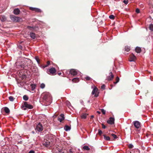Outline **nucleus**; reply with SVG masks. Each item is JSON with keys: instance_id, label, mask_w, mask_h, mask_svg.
Returning a JSON list of instances; mask_svg holds the SVG:
<instances>
[{"instance_id": "nucleus-1", "label": "nucleus", "mask_w": 153, "mask_h": 153, "mask_svg": "<svg viewBox=\"0 0 153 153\" xmlns=\"http://www.w3.org/2000/svg\"><path fill=\"white\" fill-rule=\"evenodd\" d=\"M42 95L43 100L47 102V104L45 105H50L52 100V97L50 94L47 93L43 94Z\"/></svg>"}, {"instance_id": "nucleus-2", "label": "nucleus", "mask_w": 153, "mask_h": 153, "mask_svg": "<svg viewBox=\"0 0 153 153\" xmlns=\"http://www.w3.org/2000/svg\"><path fill=\"white\" fill-rule=\"evenodd\" d=\"M10 18L12 21L17 22H19L21 19L19 17L13 15H10Z\"/></svg>"}, {"instance_id": "nucleus-3", "label": "nucleus", "mask_w": 153, "mask_h": 153, "mask_svg": "<svg viewBox=\"0 0 153 153\" xmlns=\"http://www.w3.org/2000/svg\"><path fill=\"white\" fill-rule=\"evenodd\" d=\"M99 93L98 89L97 87H95L93 89L91 94L92 95L94 94V97H97L99 96Z\"/></svg>"}, {"instance_id": "nucleus-4", "label": "nucleus", "mask_w": 153, "mask_h": 153, "mask_svg": "<svg viewBox=\"0 0 153 153\" xmlns=\"http://www.w3.org/2000/svg\"><path fill=\"white\" fill-rule=\"evenodd\" d=\"M17 68L19 69H24L25 66H24V61H21V62H16Z\"/></svg>"}, {"instance_id": "nucleus-5", "label": "nucleus", "mask_w": 153, "mask_h": 153, "mask_svg": "<svg viewBox=\"0 0 153 153\" xmlns=\"http://www.w3.org/2000/svg\"><path fill=\"white\" fill-rule=\"evenodd\" d=\"M49 73H48V74L50 75H54L56 74V71L54 68L52 67L50 68L49 69Z\"/></svg>"}, {"instance_id": "nucleus-6", "label": "nucleus", "mask_w": 153, "mask_h": 153, "mask_svg": "<svg viewBox=\"0 0 153 153\" xmlns=\"http://www.w3.org/2000/svg\"><path fill=\"white\" fill-rule=\"evenodd\" d=\"M25 107L29 109H32L33 108V106L32 105L28 104L27 102H24V105H22V108L23 107Z\"/></svg>"}, {"instance_id": "nucleus-7", "label": "nucleus", "mask_w": 153, "mask_h": 153, "mask_svg": "<svg viewBox=\"0 0 153 153\" xmlns=\"http://www.w3.org/2000/svg\"><path fill=\"white\" fill-rule=\"evenodd\" d=\"M35 130L38 131H42L43 130V127L42 125L39 123L36 126Z\"/></svg>"}, {"instance_id": "nucleus-8", "label": "nucleus", "mask_w": 153, "mask_h": 153, "mask_svg": "<svg viewBox=\"0 0 153 153\" xmlns=\"http://www.w3.org/2000/svg\"><path fill=\"white\" fill-rule=\"evenodd\" d=\"M29 9L32 11H34L36 12L39 13L42 12V10L41 9L37 8L30 7H29Z\"/></svg>"}, {"instance_id": "nucleus-9", "label": "nucleus", "mask_w": 153, "mask_h": 153, "mask_svg": "<svg viewBox=\"0 0 153 153\" xmlns=\"http://www.w3.org/2000/svg\"><path fill=\"white\" fill-rule=\"evenodd\" d=\"M133 124L135 127L137 128H139L141 126L140 123L137 121H134Z\"/></svg>"}, {"instance_id": "nucleus-10", "label": "nucleus", "mask_w": 153, "mask_h": 153, "mask_svg": "<svg viewBox=\"0 0 153 153\" xmlns=\"http://www.w3.org/2000/svg\"><path fill=\"white\" fill-rule=\"evenodd\" d=\"M114 78V75H113L112 72H111L108 76L106 77V80L108 81H111Z\"/></svg>"}, {"instance_id": "nucleus-11", "label": "nucleus", "mask_w": 153, "mask_h": 153, "mask_svg": "<svg viewBox=\"0 0 153 153\" xmlns=\"http://www.w3.org/2000/svg\"><path fill=\"white\" fill-rule=\"evenodd\" d=\"M43 145L47 147H49L50 146V143L47 140H45L43 142Z\"/></svg>"}, {"instance_id": "nucleus-12", "label": "nucleus", "mask_w": 153, "mask_h": 153, "mask_svg": "<svg viewBox=\"0 0 153 153\" xmlns=\"http://www.w3.org/2000/svg\"><path fill=\"white\" fill-rule=\"evenodd\" d=\"M135 56L133 54H132L129 56V61L130 62L134 61L136 59Z\"/></svg>"}, {"instance_id": "nucleus-13", "label": "nucleus", "mask_w": 153, "mask_h": 153, "mask_svg": "<svg viewBox=\"0 0 153 153\" xmlns=\"http://www.w3.org/2000/svg\"><path fill=\"white\" fill-rule=\"evenodd\" d=\"M70 73L73 76L76 75L77 74V71L74 69H71L69 71Z\"/></svg>"}, {"instance_id": "nucleus-14", "label": "nucleus", "mask_w": 153, "mask_h": 153, "mask_svg": "<svg viewBox=\"0 0 153 153\" xmlns=\"http://www.w3.org/2000/svg\"><path fill=\"white\" fill-rule=\"evenodd\" d=\"M114 118L111 117L107 121V123L110 124H113L114 123Z\"/></svg>"}, {"instance_id": "nucleus-15", "label": "nucleus", "mask_w": 153, "mask_h": 153, "mask_svg": "<svg viewBox=\"0 0 153 153\" xmlns=\"http://www.w3.org/2000/svg\"><path fill=\"white\" fill-rule=\"evenodd\" d=\"M65 117L64 115L63 114H61L58 117V120L60 122H62V121L64 120Z\"/></svg>"}, {"instance_id": "nucleus-16", "label": "nucleus", "mask_w": 153, "mask_h": 153, "mask_svg": "<svg viewBox=\"0 0 153 153\" xmlns=\"http://www.w3.org/2000/svg\"><path fill=\"white\" fill-rule=\"evenodd\" d=\"M0 19L1 22H4L7 20V17L4 15H1L0 16Z\"/></svg>"}, {"instance_id": "nucleus-17", "label": "nucleus", "mask_w": 153, "mask_h": 153, "mask_svg": "<svg viewBox=\"0 0 153 153\" xmlns=\"http://www.w3.org/2000/svg\"><path fill=\"white\" fill-rule=\"evenodd\" d=\"M20 12V10L18 8H16L14 10L13 13L16 15L19 14Z\"/></svg>"}, {"instance_id": "nucleus-18", "label": "nucleus", "mask_w": 153, "mask_h": 153, "mask_svg": "<svg viewBox=\"0 0 153 153\" xmlns=\"http://www.w3.org/2000/svg\"><path fill=\"white\" fill-rule=\"evenodd\" d=\"M30 36L33 39H34L36 37L35 34L34 33H30Z\"/></svg>"}, {"instance_id": "nucleus-19", "label": "nucleus", "mask_w": 153, "mask_h": 153, "mask_svg": "<svg viewBox=\"0 0 153 153\" xmlns=\"http://www.w3.org/2000/svg\"><path fill=\"white\" fill-rule=\"evenodd\" d=\"M103 136L104 137V138L105 140L107 141L110 140V137L107 136L106 134H104Z\"/></svg>"}, {"instance_id": "nucleus-20", "label": "nucleus", "mask_w": 153, "mask_h": 153, "mask_svg": "<svg viewBox=\"0 0 153 153\" xmlns=\"http://www.w3.org/2000/svg\"><path fill=\"white\" fill-rule=\"evenodd\" d=\"M28 28L30 30H31L33 29L34 31H36L37 30V29L38 28V27H35L29 26L28 27Z\"/></svg>"}, {"instance_id": "nucleus-21", "label": "nucleus", "mask_w": 153, "mask_h": 153, "mask_svg": "<svg viewBox=\"0 0 153 153\" xmlns=\"http://www.w3.org/2000/svg\"><path fill=\"white\" fill-rule=\"evenodd\" d=\"M64 128L66 131H67L70 130L71 129V128L70 126L66 125L65 126Z\"/></svg>"}, {"instance_id": "nucleus-22", "label": "nucleus", "mask_w": 153, "mask_h": 153, "mask_svg": "<svg viewBox=\"0 0 153 153\" xmlns=\"http://www.w3.org/2000/svg\"><path fill=\"white\" fill-rule=\"evenodd\" d=\"M4 110L5 112L7 114H9L10 112L9 109L7 107L4 108Z\"/></svg>"}, {"instance_id": "nucleus-23", "label": "nucleus", "mask_w": 153, "mask_h": 153, "mask_svg": "<svg viewBox=\"0 0 153 153\" xmlns=\"http://www.w3.org/2000/svg\"><path fill=\"white\" fill-rule=\"evenodd\" d=\"M135 51L136 52L139 53L140 52L141 49L140 47H137L135 48Z\"/></svg>"}, {"instance_id": "nucleus-24", "label": "nucleus", "mask_w": 153, "mask_h": 153, "mask_svg": "<svg viewBox=\"0 0 153 153\" xmlns=\"http://www.w3.org/2000/svg\"><path fill=\"white\" fill-rule=\"evenodd\" d=\"M72 81L74 82H77L79 81V79L78 78H75L72 80Z\"/></svg>"}, {"instance_id": "nucleus-25", "label": "nucleus", "mask_w": 153, "mask_h": 153, "mask_svg": "<svg viewBox=\"0 0 153 153\" xmlns=\"http://www.w3.org/2000/svg\"><path fill=\"white\" fill-rule=\"evenodd\" d=\"M130 50V48L129 46H126L125 48V50L127 52H128Z\"/></svg>"}, {"instance_id": "nucleus-26", "label": "nucleus", "mask_w": 153, "mask_h": 153, "mask_svg": "<svg viewBox=\"0 0 153 153\" xmlns=\"http://www.w3.org/2000/svg\"><path fill=\"white\" fill-rule=\"evenodd\" d=\"M24 66H25V68H28V63L26 61H25V60H24Z\"/></svg>"}, {"instance_id": "nucleus-27", "label": "nucleus", "mask_w": 153, "mask_h": 153, "mask_svg": "<svg viewBox=\"0 0 153 153\" xmlns=\"http://www.w3.org/2000/svg\"><path fill=\"white\" fill-rule=\"evenodd\" d=\"M83 149L86 150H89L90 149V148L87 146H85L83 147Z\"/></svg>"}, {"instance_id": "nucleus-28", "label": "nucleus", "mask_w": 153, "mask_h": 153, "mask_svg": "<svg viewBox=\"0 0 153 153\" xmlns=\"http://www.w3.org/2000/svg\"><path fill=\"white\" fill-rule=\"evenodd\" d=\"M149 28L150 30L153 31V24H151L149 25Z\"/></svg>"}, {"instance_id": "nucleus-29", "label": "nucleus", "mask_w": 153, "mask_h": 153, "mask_svg": "<svg viewBox=\"0 0 153 153\" xmlns=\"http://www.w3.org/2000/svg\"><path fill=\"white\" fill-rule=\"evenodd\" d=\"M115 80H116V82H114V84H117L119 82V81L120 80V79H119V77L118 76H117Z\"/></svg>"}, {"instance_id": "nucleus-30", "label": "nucleus", "mask_w": 153, "mask_h": 153, "mask_svg": "<svg viewBox=\"0 0 153 153\" xmlns=\"http://www.w3.org/2000/svg\"><path fill=\"white\" fill-rule=\"evenodd\" d=\"M87 114L86 113L82 114L81 116V117L83 119H85L86 117Z\"/></svg>"}, {"instance_id": "nucleus-31", "label": "nucleus", "mask_w": 153, "mask_h": 153, "mask_svg": "<svg viewBox=\"0 0 153 153\" xmlns=\"http://www.w3.org/2000/svg\"><path fill=\"white\" fill-rule=\"evenodd\" d=\"M23 99L24 100H25V101H27L28 100V97L26 95H25L23 97Z\"/></svg>"}, {"instance_id": "nucleus-32", "label": "nucleus", "mask_w": 153, "mask_h": 153, "mask_svg": "<svg viewBox=\"0 0 153 153\" xmlns=\"http://www.w3.org/2000/svg\"><path fill=\"white\" fill-rule=\"evenodd\" d=\"M9 99L10 101H13L14 98L12 96H10L9 97Z\"/></svg>"}, {"instance_id": "nucleus-33", "label": "nucleus", "mask_w": 153, "mask_h": 153, "mask_svg": "<svg viewBox=\"0 0 153 153\" xmlns=\"http://www.w3.org/2000/svg\"><path fill=\"white\" fill-rule=\"evenodd\" d=\"M111 135L114 138V140L115 139H117V136L115 134H111Z\"/></svg>"}, {"instance_id": "nucleus-34", "label": "nucleus", "mask_w": 153, "mask_h": 153, "mask_svg": "<svg viewBox=\"0 0 153 153\" xmlns=\"http://www.w3.org/2000/svg\"><path fill=\"white\" fill-rule=\"evenodd\" d=\"M74 152L73 149H70L69 151L67 152V153H74Z\"/></svg>"}, {"instance_id": "nucleus-35", "label": "nucleus", "mask_w": 153, "mask_h": 153, "mask_svg": "<svg viewBox=\"0 0 153 153\" xmlns=\"http://www.w3.org/2000/svg\"><path fill=\"white\" fill-rule=\"evenodd\" d=\"M35 59L37 61V62L38 63H39L40 62V60L39 57L37 56H36L35 57Z\"/></svg>"}, {"instance_id": "nucleus-36", "label": "nucleus", "mask_w": 153, "mask_h": 153, "mask_svg": "<svg viewBox=\"0 0 153 153\" xmlns=\"http://www.w3.org/2000/svg\"><path fill=\"white\" fill-rule=\"evenodd\" d=\"M50 61H48L47 62V65H45V66L44 68H45L48 67V65H50Z\"/></svg>"}, {"instance_id": "nucleus-37", "label": "nucleus", "mask_w": 153, "mask_h": 153, "mask_svg": "<svg viewBox=\"0 0 153 153\" xmlns=\"http://www.w3.org/2000/svg\"><path fill=\"white\" fill-rule=\"evenodd\" d=\"M109 18L112 19H114V16L112 15H111L109 16Z\"/></svg>"}, {"instance_id": "nucleus-38", "label": "nucleus", "mask_w": 153, "mask_h": 153, "mask_svg": "<svg viewBox=\"0 0 153 153\" xmlns=\"http://www.w3.org/2000/svg\"><path fill=\"white\" fill-rule=\"evenodd\" d=\"M133 147V145L131 144H130L128 145V147L129 149H132Z\"/></svg>"}, {"instance_id": "nucleus-39", "label": "nucleus", "mask_w": 153, "mask_h": 153, "mask_svg": "<svg viewBox=\"0 0 153 153\" xmlns=\"http://www.w3.org/2000/svg\"><path fill=\"white\" fill-rule=\"evenodd\" d=\"M102 132V131L100 129L98 130V134L100 135L101 136Z\"/></svg>"}, {"instance_id": "nucleus-40", "label": "nucleus", "mask_w": 153, "mask_h": 153, "mask_svg": "<svg viewBox=\"0 0 153 153\" xmlns=\"http://www.w3.org/2000/svg\"><path fill=\"white\" fill-rule=\"evenodd\" d=\"M45 85L43 84V83H42V84L41 85H40V87L41 88H45Z\"/></svg>"}, {"instance_id": "nucleus-41", "label": "nucleus", "mask_w": 153, "mask_h": 153, "mask_svg": "<svg viewBox=\"0 0 153 153\" xmlns=\"http://www.w3.org/2000/svg\"><path fill=\"white\" fill-rule=\"evenodd\" d=\"M85 79L87 80H90L91 79V78L88 76H87L85 77Z\"/></svg>"}, {"instance_id": "nucleus-42", "label": "nucleus", "mask_w": 153, "mask_h": 153, "mask_svg": "<svg viewBox=\"0 0 153 153\" xmlns=\"http://www.w3.org/2000/svg\"><path fill=\"white\" fill-rule=\"evenodd\" d=\"M101 111L103 114H105V111L103 109H101Z\"/></svg>"}, {"instance_id": "nucleus-43", "label": "nucleus", "mask_w": 153, "mask_h": 153, "mask_svg": "<svg viewBox=\"0 0 153 153\" xmlns=\"http://www.w3.org/2000/svg\"><path fill=\"white\" fill-rule=\"evenodd\" d=\"M105 85H102L101 87V88L102 89H105Z\"/></svg>"}, {"instance_id": "nucleus-44", "label": "nucleus", "mask_w": 153, "mask_h": 153, "mask_svg": "<svg viewBox=\"0 0 153 153\" xmlns=\"http://www.w3.org/2000/svg\"><path fill=\"white\" fill-rule=\"evenodd\" d=\"M31 88L32 90H34L35 88V85H32L31 86Z\"/></svg>"}, {"instance_id": "nucleus-45", "label": "nucleus", "mask_w": 153, "mask_h": 153, "mask_svg": "<svg viewBox=\"0 0 153 153\" xmlns=\"http://www.w3.org/2000/svg\"><path fill=\"white\" fill-rule=\"evenodd\" d=\"M135 11H136V13H139L140 12L139 9L138 8H137L136 9Z\"/></svg>"}, {"instance_id": "nucleus-46", "label": "nucleus", "mask_w": 153, "mask_h": 153, "mask_svg": "<svg viewBox=\"0 0 153 153\" xmlns=\"http://www.w3.org/2000/svg\"><path fill=\"white\" fill-rule=\"evenodd\" d=\"M123 3H124L125 4H127L128 3V0H125L123 1Z\"/></svg>"}, {"instance_id": "nucleus-47", "label": "nucleus", "mask_w": 153, "mask_h": 153, "mask_svg": "<svg viewBox=\"0 0 153 153\" xmlns=\"http://www.w3.org/2000/svg\"><path fill=\"white\" fill-rule=\"evenodd\" d=\"M18 48L19 49L22 50V46L21 45H18Z\"/></svg>"}, {"instance_id": "nucleus-48", "label": "nucleus", "mask_w": 153, "mask_h": 153, "mask_svg": "<svg viewBox=\"0 0 153 153\" xmlns=\"http://www.w3.org/2000/svg\"><path fill=\"white\" fill-rule=\"evenodd\" d=\"M102 127L103 128L105 129L106 128V126L103 123L102 124Z\"/></svg>"}, {"instance_id": "nucleus-49", "label": "nucleus", "mask_w": 153, "mask_h": 153, "mask_svg": "<svg viewBox=\"0 0 153 153\" xmlns=\"http://www.w3.org/2000/svg\"><path fill=\"white\" fill-rule=\"evenodd\" d=\"M35 152L33 150H30L28 153H34Z\"/></svg>"}, {"instance_id": "nucleus-50", "label": "nucleus", "mask_w": 153, "mask_h": 153, "mask_svg": "<svg viewBox=\"0 0 153 153\" xmlns=\"http://www.w3.org/2000/svg\"><path fill=\"white\" fill-rule=\"evenodd\" d=\"M26 108L25 107H23V108H22V109L24 110H26Z\"/></svg>"}, {"instance_id": "nucleus-51", "label": "nucleus", "mask_w": 153, "mask_h": 153, "mask_svg": "<svg viewBox=\"0 0 153 153\" xmlns=\"http://www.w3.org/2000/svg\"><path fill=\"white\" fill-rule=\"evenodd\" d=\"M94 117V115H91V117L90 119H92Z\"/></svg>"}, {"instance_id": "nucleus-52", "label": "nucleus", "mask_w": 153, "mask_h": 153, "mask_svg": "<svg viewBox=\"0 0 153 153\" xmlns=\"http://www.w3.org/2000/svg\"><path fill=\"white\" fill-rule=\"evenodd\" d=\"M58 74L59 76L61 75L62 74V73L61 72H59L58 73Z\"/></svg>"}, {"instance_id": "nucleus-53", "label": "nucleus", "mask_w": 153, "mask_h": 153, "mask_svg": "<svg viewBox=\"0 0 153 153\" xmlns=\"http://www.w3.org/2000/svg\"><path fill=\"white\" fill-rule=\"evenodd\" d=\"M97 113H98L99 114H100L101 113L99 111H97Z\"/></svg>"}, {"instance_id": "nucleus-54", "label": "nucleus", "mask_w": 153, "mask_h": 153, "mask_svg": "<svg viewBox=\"0 0 153 153\" xmlns=\"http://www.w3.org/2000/svg\"><path fill=\"white\" fill-rule=\"evenodd\" d=\"M59 153H64V152H62L59 151Z\"/></svg>"}]
</instances>
